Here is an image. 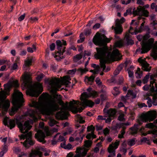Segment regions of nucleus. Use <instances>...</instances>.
Instances as JSON below:
<instances>
[{"mask_svg": "<svg viewBox=\"0 0 157 157\" xmlns=\"http://www.w3.org/2000/svg\"><path fill=\"white\" fill-rule=\"evenodd\" d=\"M138 61L141 65L143 70L144 71L149 72L151 69V67H150V64L147 62H144L143 59L139 58L138 59Z\"/></svg>", "mask_w": 157, "mask_h": 157, "instance_id": "nucleus-12", "label": "nucleus"}, {"mask_svg": "<svg viewBox=\"0 0 157 157\" xmlns=\"http://www.w3.org/2000/svg\"><path fill=\"white\" fill-rule=\"evenodd\" d=\"M87 151V150L85 149L82 152H81L80 154L82 157H84L86 155Z\"/></svg>", "mask_w": 157, "mask_h": 157, "instance_id": "nucleus-52", "label": "nucleus"}, {"mask_svg": "<svg viewBox=\"0 0 157 157\" xmlns=\"http://www.w3.org/2000/svg\"><path fill=\"white\" fill-rule=\"evenodd\" d=\"M90 96H92L93 98H95L98 96V93L96 91H93L90 93Z\"/></svg>", "mask_w": 157, "mask_h": 157, "instance_id": "nucleus-39", "label": "nucleus"}, {"mask_svg": "<svg viewBox=\"0 0 157 157\" xmlns=\"http://www.w3.org/2000/svg\"><path fill=\"white\" fill-rule=\"evenodd\" d=\"M23 84L25 87H26L28 86L29 82V80L28 77L26 76H24L23 78Z\"/></svg>", "mask_w": 157, "mask_h": 157, "instance_id": "nucleus-25", "label": "nucleus"}, {"mask_svg": "<svg viewBox=\"0 0 157 157\" xmlns=\"http://www.w3.org/2000/svg\"><path fill=\"white\" fill-rule=\"evenodd\" d=\"M120 150L121 152H123L124 155H125L127 151L126 147H122L120 148Z\"/></svg>", "mask_w": 157, "mask_h": 157, "instance_id": "nucleus-44", "label": "nucleus"}, {"mask_svg": "<svg viewBox=\"0 0 157 157\" xmlns=\"http://www.w3.org/2000/svg\"><path fill=\"white\" fill-rule=\"evenodd\" d=\"M82 149L80 147H77L75 151V153L76 154H80L81 152V150Z\"/></svg>", "mask_w": 157, "mask_h": 157, "instance_id": "nucleus-60", "label": "nucleus"}, {"mask_svg": "<svg viewBox=\"0 0 157 157\" xmlns=\"http://www.w3.org/2000/svg\"><path fill=\"white\" fill-rule=\"evenodd\" d=\"M25 14H23L21 15L18 18V20L19 21H21L25 18Z\"/></svg>", "mask_w": 157, "mask_h": 157, "instance_id": "nucleus-62", "label": "nucleus"}, {"mask_svg": "<svg viewBox=\"0 0 157 157\" xmlns=\"http://www.w3.org/2000/svg\"><path fill=\"white\" fill-rule=\"evenodd\" d=\"M33 60V57H29L27 58V60L25 61V66L24 68L27 67H29L32 65V63Z\"/></svg>", "mask_w": 157, "mask_h": 157, "instance_id": "nucleus-24", "label": "nucleus"}, {"mask_svg": "<svg viewBox=\"0 0 157 157\" xmlns=\"http://www.w3.org/2000/svg\"><path fill=\"white\" fill-rule=\"evenodd\" d=\"M20 131L25 134H21L20 136H19L20 137V140H25L29 138L30 137L32 136V132H28L31 128H19Z\"/></svg>", "mask_w": 157, "mask_h": 157, "instance_id": "nucleus-8", "label": "nucleus"}, {"mask_svg": "<svg viewBox=\"0 0 157 157\" xmlns=\"http://www.w3.org/2000/svg\"><path fill=\"white\" fill-rule=\"evenodd\" d=\"M8 151V147L6 145H4L2 151L5 153L6 152Z\"/></svg>", "mask_w": 157, "mask_h": 157, "instance_id": "nucleus-51", "label": "nucleus"}, {"mask_svg": "<svg viewBox=\"0 0 157 157\" xmlns=\"http://www.w3.org/2000/svg\"><path fill=\"white\" fill-rule=\"evenodd\" d=\"M78 70L82 74L85 73L88 71V70L86 68L83 69L81 68H78Z\"/></svg>", "mask_w": 157, "mask_h": 157, "instance_id": "nucleus-48", "label": "nucleus"}, {"mask_svg": "<svg viewBox=\"0 0 157 157\" xmlns=\"http://www.w3.org/2000/svg\"><path fill=\"white\" fill-rule=\"evenodd\" d=\"M19 95L16 96L14 98L15 102L18 103L21 102L23 99V95L21 92H19Z\"/></svg>", "mask_w": 157, "mask_h": 157, "instance_id": "nucleus-20", "label": "nucleus"}, {"mask_svg": "<svg viewBox=\"0 0 157 157\" xmlns=\"http://www.w3.org/2000/svg\"><path fill=\"white\" fill-rule=\"evenodd\" d=\"M58 134H56V135H55L53 139L51 141V144L53 145H55L58 142L57 140H56L55 139V138L56 137L57 135Z\"/></svg>", "mask_w": 157, "mask_h": 157, "instance_id": "nucleus-43", "label": "nucleus"}, {"mask_svg": "<svg viewBox=\"0 0 157 157\" xmlns=\"http://www.w3.org/2000/svg\"><path fill=\"white\" fill-rule=\"evenodd\" d=\"M74 109L75 112V113H76L78 112L79 113L81 112L84 109L82 107H74Z\"/></svg>", "mask_w": 157, "mask_h": 157, "instance_id": "nucleus-34", "label": "nucleus"}, {"mask_svg": "<svg viewBox=\"0 0 157 157\" xmlns=\"http://www.w3.org/2000/svg\"><path fill=\"white\" fill-rule=\"evenodd\" d=\"M72 146L71 144L68 143L67 145H66L64 147L65 149H70L72 148Z\"/></svg>", "mask_w": 157, "mask_h": 157, "instance_id": "nucleus-56", "label": "nucleus"}, {"mask_svg": "<svg viewBox=\"0 0 157 157\" xmlns=\"http://www.w3.org/2000/svg\"><path fill=\"white\" fill-rule=\"evenodd\" d=\"M82 101V105L84 108L86 107L87 106L92 107L94 104V103L92 101L88 100L84 98H83Z\"/></svg>", "mask_w": 157, "mask_h": 157, "instance_id": "nucleus-15", "label": "nucleus"}, {"mask_svg": "<svg viewBox=\"0 0 157 157\" xmlns=\"http://www.w3.org/2000/svg\"><path fill=\"white\" fill-rule=\"evenodd\" d=\"M100 98H101V102H102L105 100H106V95L103 94H101L100 95Z\"/></svg>", "mask_w": 157, "mask_h": 157, "instance_id": "nucleus-49", "label": "nucleus"}, {"mask_svg": "<svg viewBox=\"0 0 157 157\" xmlns=\"http://www.w3.org/2000/svg\"><path fill=\"white\" fill-rule=\"evenodd\" d=\"M57 123V122L54 119H51L50 120L49 122V125L52 127L54 126Z\"/></svg>", "mask_w": 157, "mask_h": 157, "instance_id": "nucleus-35", "label": "nucleus"}, {"mask_svg": "<svg viewBox=\"0 0 157 157\" xmlns=\"http://www.w3.org/2000/svg\"><path fill=\"white\" fill-rule=\"evenodd\" d=\"M108 151L109 153H112L114 151V147L112 145H110L108 149Z\"/></svg>", "mask_w": 157, "mask_h": 157, "instance_id": "nucleus-41", "label": "nucleus"}, {"mask_svg": "<svg viewBox=\"0 0 157 157\" xmlns=\"http://www.w3.org/2000/svg\"><path fill=\"white\" fill-rule=\"evenodd\" d=\"M125 21V19L122 17L120 20L117 19L116 21V27L115 28V30L117 33H121L123 31V29L121 24L123 23Z\"/></svg>", "mask_w": 157, "mask_h": 157, "instance_id": "nucleus-9", "label": "nucleus"}, {"mask_svg": "<svg viewBox=\"0 0 157 157\" xmlns=\"http://www.w3.org/2000/svg\"><path fill=\"white\" fill-rule=\"evenodd\" d=\"M130 133L131 134L135 135L136 134L138 131L139 130V128H130ZM140 131L141 132V134L142 136H146L147 134H152L154 135H157V130L155 129L156 128H154V129L149 131L147 133H142V131L144 129V128H140Z\"/></svg>", "mask_w": 157, "mask_h": 157, "instance_id": "nucleus-5", "label": "nucleus"}, {"mask_svg": "<svg viewBox=\"0 0 157 157\" xmlns=\"http://www.w3.org/2000/svg\"><path fill=\"white\" fill-rule=\"evenodd\" d=\"M45 133L41 130H38L35 135V137L37 141L43 144H44L46 142L45 140Z\"/></svg>", "mask_w": 157, "mask_h": 157, "instance_id": "nucleus-7", "label": "nucleus"}, {"mask_svg": "<svg viewBox=\"0 0 157 157\" xmlns=\"http://www.w3.org/2000/svg\"><path fill=\"white\" fill-rule=\"evenodd\" d=\"M119 89V88L118 87H114L113 88L114 90L112 92L113 94L115 96H117L120 93Z\"/></svg>", "mask_w": 157, "mask_h": 157, "instance_id": "nucleus-31", "label": "nucleus"}, {"mask_svg": "<svg viewBox=\"0 0 157 157\" xmlns=\"http://www.w3.org/2000/svg\"><path fill=\"white\" fill-rule=\"evenodd\" d=\"M148 51V50H147V48H142L141 49L140 48L137 49L136 52H140L141 54H144L147 52Z\"/></svg>", "mask_w": 157, "mask_h": 157, "instance_id": "nucleus-29", "label": "nucleus"}, {"mask_svg": "<svg viewBox=\"0 0 157 157\" xmlns=\"http://www.w3.org/2000/svg\"><path fill=\"white\" fill-rule=\"evenodd\" d=\"M155 123L157 124V119L153 123H147L145 124V127L142 126L141 128H157V126L155 125Z\"/></svg>", "mask_w": 157, "mask_h": 157, "instance_id": "nucleus-23", "label": "nucleus"}, {"mask_svg": "<svg viewBox=\"0 0 157 157\" xmlns=\"http://www.w3.org/2000/svg\"><path fill=\"white\" fill-rule=\"evenodd\" d=\"M57 141L58 142H61V141H64L65 140V138L64 137L61 135H60L59 138L57 139Z\"/></svg>", "mask_w": 157, "mask_h": 157, "instance_id": "nucleus-46", "label": "nucleus"}, {"mask_svg": "<svg viewBox=\"0 0 157 157\" xmlns=\"http://www.w3.org/2000/svg\"><path fill=\"white\" fill-rule=\"evenodd\" d=\"M76 71V69L70 70L68 71V73L69 74L73 75L75 73Z\"/></svg>", "mask_w": 157, "mask_h": 157, "instance_id": "nucleus-64", "label": "nucleus"}, {"mask_svg": "<svg viewBox=\"0 0 157 157\" xmlns=\"http://www.w3.org/2000/svg\"><path fill=\"white\" fill-rule=\"evenodd\" d=\"M45 76V75L44 74L41 73L37 75L36 78V80L38 82H40Z\"/></svg>", "mask_w": 157, "mask_h": 157, "instance_id": "nucleus-33", "label": "nucleus"}, {"mask_svg": "<svg viewBox=\"0 0 157 157\" xmlns=\"http://www.w3.org/2000/svg\"><path fill=\"white\" fill-rule=\"evenodd\" d=\"M27 53L26 51L24 50L21 52L20 55L21 56H24Z\"/></svg>", "mask_w": 157, "mask_h": 157, "instance_id": "nucleus-58", "label": "nucleus"}, {"mask_svg": "<svg viewBox=\"0 0 157 157\" xmlns=\"http://www.w3.org/2000/svg\"><path fill=\"white\" fill-rule=\"evenodd\" d=\"M95 129V128H87V132H91V133L88 134L86 136V138L87 139H90L91 138L93 139L96 138V136L94 133Z\"/></svg>", "mask_w": 157, "mask_h": 157, "instance_id": "nucleus-19", "label": "nucleus"}, {"mask_svg": "<svg viewBox=\"0 0 157 157\" xmlns=\"http://www.w3.org/2000/svg\"><path fill=\"white\" fill-rule=\"evenodd\" d=\"M126 128H123V129L120 131V134L118 135V137L121 139L124 138V135L125 133V129Z\"/></svg>", "mask_w": 157, "mask_h": 157, "instance_id": "nucleus-32", "label": "nucleus"}, {"mask_svg": "<svg viewBox=\"0 0 157 157\" xmlns=\"http://www.w3.org/2000/svg\"><path fill=\"white\" fill-rule=\"evenodd\" d=\"M138 106L140 108H142L143 107H147V105L144 103H141L138 104Z\"/></svg>", "mask_w": 157, "mask_h": 157, "instance_id": "nucleus-61", "label": "nucleus"}, {"mask_svg": "<svg viewBox=\"0 0 157 157\" xmlns=\"http://www.w3.org/2000/svg\"><path fill=\"white\" fill-rule=\"evenodd\" d=\"M59 81V79L56 78H52V79L49 78L45 79V82L47 83L51 86H52L58 82Z\"/></svg>", "mask_w": 157, "mask_h": 157, "instance_id": "nucleus-16", "label": "nucleus"}, {"mask_svg": "<svg viewBox=\"0 0 157 157\" xmlns=\"http://www.w3.org/2000/svg\"><path fill=\"white\" fill-rule=\"evenodd\" d=\"M127 44L128 45H132L134 44L133 40L130 39L129 36H127L126 38Z\"/></svg>", "mask_w": 157, "mask_h": 157, "instance_id": "nucleus-28", "label": "nucleus"}, {"mask_svg": "<svg viewBox=\"0 0 157 157\" xmlns=\"http://www.w3.org/2000/svg\"><path fill=\"white\" fill-rule=\"evenodd\" d=\"M43 90L42 86L41 85H40L38 88L35 90V92L36 93L37 96H39L41 94Z\"/></svg>", "mask_w": 157, "mask_h": 157, "instance_id": "nucleus-26", "label": "nucleus"}, {"mask_svg": "<svg viewBox=\"0 0 157 157\" xmlns=\"http://www.w3.org/2000/svg\"><path fill=\"white\" fill-rule=\"evenodd\" d=\"M100 26V24L99 23H97L94 25L93 26V29H94L99 28Z\"/></svg>", "mask_w": 157, "mask_h": 157, "instance_id": "nucleus-59", "label": "nucleus"}, {"mask_svg": "<svg viewBox=\"0 0 157 157\" xmlns=\"http://www.w3.org/2000/svg\"><path fill=\"white\" fill-rule=\"evenodd\" d=\"M91 29L90 28L85 29L83 32L81 33L79 36L80 39L77 40L78 43H81L83 42L85 40V37L84 35L86 36H89L91 34Z\"/></svg>", "mask_w": 157, "mask_h": 157, "instance_id": "nucleus-10", "label": "nucleus"}, {"mask_svg": "<svg viewBox=\"0 0 157 157\" xmlns=\"http://www.w3.org/2000/svg\"><path fill=\"white\" fill-rule=\"evenodd\" d=\"M105 40L104 39L102 38L100 35H95L93 39V42L96 45H98L101 47V46Z\"/></svg>", "mask_w": 157, "mask_h": 157, "instance_id": "nucleus-11", "label": "nucleus"}, {"mask_svg": "<svg viewBox=\"0 0 157 157\" xmlns=\"http://www.w3.org/2000/svg\"><path fill=\"white\" fill-rule=\"evenodd\" d=\"M92 142L89 140H86L85 142L84 146L86 148H89L92 145Z\"/></svg>", "mask_w": 157, "mask_h": 157, "instance_id": "nucleus-30", "label": "nucleus"}, {"mask_svg": "<svg viewBox=\"0 0 157 157\" xmlns=\"http://www.w3.org/2000/svg\"><path fill=\"white\" fill-rule=\"evenodd\" d=\"M42 152L39 150H32L29 154V157H42Z\"/></svg>", "mask_w": 157, "mask_h": 157, "instance_id": "nucleus-17", "label": "nucleus"}, {"mask_svg": "<svg viewBox=\"0 0 157 157\" xmlns=\"http://www.w3.org/2000/svg\"><path fill=\"white\" fill-rule=\"evenodd\" d=\"M21 108L20 106H16L13 107L9 111V114L11 116H13L16 113L18 112L19 109Z\"/></svg>", "mask_w": 157, "mask_h": 157, "instance_id": "nucleus-21", "label": "nucleus"}, {"mask_svg": "<svg viewBox=\"0 0 157 157\" xmlns=\"http://www.w3.org/2000/svg\"><path fill=\"white\" fill-rule=\"evenodd\" d=\"M128 70V74L129 77L130 78H132L133 77V73L132 71L130 70Z\"/></svg>", "mask_w": 157, "mask_h": 157, "instance_id": "nucleus-55", "label": "nucleus"}, {"mask_svg": "<svg viewBox=\"0 0 157 157\" xmlns=\"http://www.w3.org/2000/svg\"><path fill=\"white\" fill-rule=\"evenodd\" d=\"M150 84L149 86L145 85L143 87V89L144 90L148 91L150 89V87H151L152 90H154L155 87L157 86V84L155 82V80L152 77H150Z\"/></svg>", "mask_w": 157, "mask_h": 157, "instance_id": "nucleus-13", "label": "nucleus"}, {"mask_svg": "<svg viewBox=\"0 0 157 157\" xmlns=\"http://www.w3.org/2000/svg\"><path fill=\"white\" fill-rule=\"evenodd\" d=\"M97 53L94 55V57L97 59H99L105 57L108 52V48L106 47H97L96 48Z\"/></svg>", "mask_w": 157, "mask_h": 157, "instance_id": "nucleus-4", "label": "nucleus"}, {"mask_svg": "<svg viewBox=\"0 0 157 157\" xmlns=\"http://www.w3.org/2000/svg\"><path fill=\"white\" fill-rule=\"evenodd\" d=\"M114 45L116 47L121 48L122 46V44L120 40H118L115 42Z\"/></svg>", "mask_w": 157, "mask_h": 157, "instance_id": "nucleus-36", "label": "nucleus"}, {"mask_svg": "<svg viewBox=\"0 0 157 157\" xmlns=\"http://www.w3.org/2000/svg\"><path fill=\"white\" fill-rule=\"evenodd\" d=\"M13 151L14 152L17 154H18L21 151V150L19 147L15 148Z\"/></svg>", "mask_w": 157, "mask_h": 157, "instance_id": "nucleus-57", "label": "nucleus"}, {"mask_svg": "<svg viewBox=\"0 0 157 157\" xmlns=\"http://www.w3.org/2000/svg\"><path fill=\"white\" fill-rule=\"evenodd\" d=\"M95 78V76L93 75H91L90 77H87V79L89 82H93Z\"/></svg>", "mask_w": 157, "mask_h": 157, "instance_id": "nucleus-38", "label": "nucleus"}, {"mask_svg": "<svg viewBox=\"0 0 157 157\" xmlns=\"http://www.w3.org/2000/svg\"><path fill=\"white\" fill-rule=\"evenodd\" d=\"M109 130L108 128H105L103 130V132L104 135L106 136L109 133Z\"/></svg>", "mask_w": 157, "mask_h": 157, "instance_id": "nucleus-53", "label": "nucleus"}, {"mask_svg": "<svg viewBox=\"0 0 157 157\" xmlns=\"http://www.w3.org/2000/svg\"><path fill=\"white\" fill-rule=\"evenodd\" d=\"M124 78L122 77H120L119 78L117 83L118 84L120 85L123 83Z\"/></svg>", "mask_w": 157, "mask_h": 157, "instance_id": "nucleus-47", "label": "nucleus"}, {"mask_svg": "<svg viewBox=\"0 0 157 157\" xmlns=\"http://www.w3.org/2000/svg\"><path fill=\"white\" fill-rule=\"evenodd\" d=\"M152 104L154 105H157V98L153 97L152 101Z\"/></svg>", "mask_w": 157, "mask_h": 157, "instance_id": "nucleus-54", "label": "nucleus"}, {"mask_svg": "<svg viewBox=\"0 0 157 157\" xmlns=\"http://www.w3.org/2000/svg\"><path fill=\"white\" fill-rule=\"evenodd\" d=\"M31 137L25 140L24 142H21V143L26 149L29 148L31 146L33 145L35 143V141L32 140Z\"/></svg>", "mask_w": 157, "mask_h": 157, "instance_id": "nucleus-14", "label": "nucleus"}, {"mask_svg": "<svg viewBox=\"0 0 157 157\" xmlns=\"http://www.w3.org/2000/svg\"><path fill=\"white\" fill-rule=\"evenodd\" d=\"M10 102L9 100H6L4 101V103L3 107L4 111L7 112L10 106Z\"/></svg>", "mask_w": 157, "mask_h": 157, "instance_id": "nucleus-22", "label": "nucleus"}, {"mask_svg": "<svg viewBox=\"0 0 157 157\" xmlns=\"http://www.w3.org/2000/svg\"><path fill=\"white\" fill-rule=\"evenodd\" d=\"M30 106L35 108L34 109H30L24 115L19 116L16 120L9 119L7 117L4 118L3 122V124L9 128H14L16 124L18 128H32L31 124H32L33 120L30 119L29 120L24 121L22 119L25 117L29 116L33 119L34 121L37 120L35 114L38 112L40 113L48 112L50 110L55 111L57 110L58 107L55 104V102L49 101L44 104H41L38 102L33 101L30 104Z\"/></svg>", "mask_w": 157, "mask_h": 157, "instance_id": "nucleus-1", "label": "nucleus"}, {"mask_svg": "<svg viewBox=\"0 0 157 157\" xmlns=\"http://www.w3.org/2000/svg\"><path fill=\"white\" fill-rule=\"evenodd\" d=\"M108 108H109V106L107 105V103L106 105L105 106V108L103 109V111L105 112V111H106V112L107 113H108V114H110V112H111L110 109H109V110L107 109Z\"/></svg>", "mask_w": 157, "mask_h": 157, "instance_id": "nucleus-45", "label": "nucleus"}, {"mask_svg": "<svg viewBox=\"0 0 157 157\" xmlns=\"http://www.w3.org/2000/svg\"><path fill=\"white\" fill-rule=\"evenodd\" d=\"M136 138H133L132 139H129L127 141L128 144L130 146H132L135 144Z\"/></svg>", "mask_w": 157, "mask_h": 157, "instance_id": "nucleus-27", "label": "nucleus"}, {"mask_svg": "<svg viewBox=\"0 0 157 157\" xmlns=\"http://www.w3.org/2000/svg\"><path fill=\"white\" fill-rule=\"evenodd\" d=\"M149 13V12L147 10H145L144 8L141 6H140V8H138L136 10L134 8L132 11L133 14L139 16L138 17V20L142 19L143 21L139 28V31L141 32L144 30H146V33L145 36L147 38H148L150 37V29L148 26H144L145 22L144 20L146 19V18L145 17H143V16L146 17H148Z\"/></svg>", "mask_w": 157, "mask_h": 157, "instance_id": "nucleus-2", "label": "nucleus"}, {"mask_svg": "<svg viewBox=\"0 0 157 157\" xmlns=\"http://www.w3.org/2000/svg\"><path fill=\"white\" fill-rule=\"evenodd\" d=\"M82 57V55L81 54H77L74 56V59L78 60H80Z\"/></svg>", "mask_w": 157, "mask_h": 157, "instance_id": "nucleus-42", "label": "nucleus"}, {"mask_svg": "<svg viewBox=\"0 0 157 157\" xmlns=\"http://www.w3.org/2000/svg\"><path fill=\"white\" fill-rule=\"evenodd\" d=\"M56 47V45L55 43H52L50 46V49L51 51L54 50Z\"/></svg>", "mask_w": 157, "mask_h": 157, "instance_id": "nucleus-50", "label": "nucleus"}, {"mask_svg": "<svg viewBox=\"0 0 157 157\" xmlns=\"http://www.w3.org/2000/svg\"><path fill=\"white\" fill-rule=\"evenodd\" d=\"M44 132L46 136H52L54 132H57L58 131L57 128H44Z\"/></svg>", "mask_w": 157, "mask_h": 157, "instance_id": "nucleus-18", "label": "nucleus"}, {"mask_svg": "<svg viewBox=\"0 0 157 157\" xmlns=\"http://www.w3.org/2000/svg\"><path fill=\"white\" fill-rule=\"evenodd\" d=\"M56 49L55 52L54 57L57 61H60L64 59L66 56L70 55L71 53V49L69 48L66 51L65 54L64 53L66 51V46L67 44L66 41L63 40H58L56 41Z\"/></svg>", "mask_w": 157, "mask_h": 157, "instance_id": "nucleus-3", "label": "nucleus"}, {"mask_svg": "<svg viewBox=\"0 0 157 157\" xmlns=\"http://www.w3.org/2000/svg\"><path fill=\"white\" fill-rule=\"evenodd\" d=\"M149 117L146 114H143L140 116L137 120L136 123L135 124L134 126L131 128H138L143 123H146L149 121Z\"/></svg>", "mask_w": 157, "mask_h": 157, "instance_id": "nucleus-6", "label": "nucleus"}, {"mask_svg": "<svg viewBox=\"0 0 157 157\" xmlns=\"http://www.w3.org/2000/svg\"><path fill=\"white\" fill-rule=\"evenodd\" d=\"M100 66L101 68H102L103 71H105L106 68V65L104 61H102L100 62Z\"/></svg>", "mask_w": 157, "mask_h": 157, "instance_id": "nucleus-37", "label": "nucleus"}, {"mask_svg": "<svg viewBox=\"0 0 157 157\" xmlns=\"http://www.w3.org/2000/svg\"><path fill=\"white\" fill-rule=\"evenodd\" d=\"M147 103L148 104V107L150 108L152 106V100L149 97L147 98Z\"/></svg>", "mask_w": 157, "mask_h": 157, "instance_id": "nucleus-40", "label": "nucleus"}, {"mask_svg": "<svg viewBox=\"0 0 157 157\" xmlns=\"http://www.w3.org/2000/svg\"><path fill=\"white\" fill-rule=\"evenodd\" d=\"M140 142H145L147 141H149V139H147V138L146 137H143L142 139H141L140 140Z\"/></svg>", "mask_w": 157, "mask_h": 157, "instance_id": "nucleus-63", "label": "nucleus"}]
</instances>
